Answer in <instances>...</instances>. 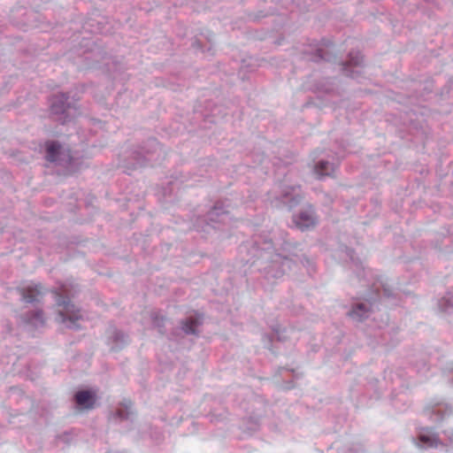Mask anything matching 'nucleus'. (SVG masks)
Instances as JSON below:
<instances>
[{
	"label": "nucleus",
	"mask_w": 453,
	"mask_h": 453,
	"mask_svg": "<svg viewBox=\"0 0 453 453\" xmlns=\"http://www.w3.org/2000/svg\"><path fill=\"white\" fill-rule=\"evenodd\" d=\"M362 62V57L358 54L355 58H351V60L349 61V65H359Z\"/></svg>",
	"instance_id": "10"
},
{
	"label": "nucleus",
	"mask_w": 453,
	"mask_h": 453,
	"mask_svg": "<svg viewBox=\"0 0 453 453\" xmlns=\"http://www.w3.org/2000/svg\"><path fill=\"white\" fill-rule=\"evenodd\" d=\"M57 303L60 308L58 313L62 323H65L66 321L74 323L81 318L80 311L76 309L75 305L71 303L68 299L59 296Z\"/></svg>",
	"instance_id": "1"
},
{
	"label": "nucleus",
	"mask_w": 453,
	"mask_h": 453,
	"mask_svg": "<svg viewBox=\"0 0 453 453\" xmlns=\"http://www.w3.org/2000/svg\"><path fill=\"white\" fill-rule=\"evenodd\" d=\"M370 310L365 303L357 304L350 312L349 316L358 321L365 318Z\"/></svg>",
	"instance_id": "5"
},
{
	"label": "nucleus",
	"mask_w": 453,
	"mask_h": 453,
	"mask_svg": "<svg viewBox=\"0 0 453 453\" xmlns=\"http://www.w3.org/2000/svg\"><path fill=\"white\" fill-rule=\"evenodd\" d=\"M20 294L24 301L33 303L39 300L42 295V286L40 284H31L20 289Z\"/></svg>",
	"instance_id": "2"
},
{
	"label": "nucleus",
	"mask_w": 453,
	"mask_h": 453,
	"mask_svg": "<svg viewBox=\"0 0 453 453\" xmlns=\"http://www.w3.org/2000/svg\"><path fill=\"white\" fill-rule=\"evenodd\" d=\"M66 99H67V96L62 95L61 96V100H60V105H58L55 102H53L51 104L52 111H54L55 113H58V112L64 111V110H65L64 104L66 101Z\"/></svg>",
	"instance_id": "9"
},
{
	"label": "nucleus",
	"mask_w": 453,
	"mask_h": 453,
	"mask_svg": "<svg viewBox=\"0 0 453 453\" xmlns=\"http://www.w3.org/2000/svg\"><path fill=\"white\" fill-rule=\"evenodd\" d=\"M419 439L421 441L426 442V443L429 441V438L425 435H420Z\"/></svg>",
	"instance_id": "12"
},
{
	"label": "nucleus",
	"mask_w": 453,
	"mask_h": 453,
	"mask_svg": "<svg viewBox=\"0 0 453 453\" xmlns=\"http://www.w3.org/2000/svg\"><path fill=\"white\" fill-rule=\"evenodd\" d=\"M75 402L85 409H92L95 405V394L89 390H81L75 394Z\"/></svg>",
	"instance_id": "3"
},
{
	"label": "nucleus",
	"mask_w": 453,
	"mask_h": 453,
	"mask_svg": "<svg viewBox=\"0 0 453 453\" xmlns=\"http://www.w3.org/2000/svg\"><path fill=\"white\" fill-rule=\"evenodd\" d=\"M37 320L40 321L41 323H43L42 311L36 312V314L35 315V318L31 319L32 323H35V321H37Z\"/></svg>",
	"instance_id": "11"
},
{
	"label": "nucleus",
	"mask_w": 453,
	"mask_h": 453,
	"mask_svg": "<svg viewBox=\"0 0 453 453\" xmlns=\"http://www.w3.org/2000/svg\"><path fill=\"white\" fill-rule=\"evenodd\" d=\"M46 149H47V155H46L47 160L50 162L56 161L59 149H60L59 144L55 142H50L46 144Z\"/></svg>",
	"instance_id": "6"
},
{
	"label": "nucleus",
	"mask_w": 453,
	"mask_h": 453,
	"mask_svg": "<svg viewBox=\"0 0 453 453\" xmlns=\"http://www.w3.org/2000/svg\"><path fill=\"white\" fill-rule=\"evenodd\" d=\"M198 325L196 319L190 318L182 324V329L186 334H196V327Z\"/></svg>",
	"instance_id": "8"
},
{
	"label": "nucleus",
	"mask_w": 453,
	"mask_h": 453,
	"mask_svg": "<svg viewBox=\"0 0 453 453\" xmlns=\"http://www.w3.org/2000/svg\"><path fill=\"white\" fill-rule=\"evenodd\" d=\"M294 222L296 226L303 230L315 225V219L312 214L310 213H300L295 217Z\"/></svg>",
	"instance_id": "4"
},
{
	"label": "nucleus",
	"mask_w": 453,
	"mask_h": 453,
	"mask_svg": "<svg viewBox=\"0 0 453 453\" xmlns=\"http://www.w3.org/2000/svg\"><path fill=\"white\" fill-rule=\"evenodd\" d=\"M331 170L332 166L329 165L328 162L321 161L316 165L314 168V173H316L318 178H321L329 175Z\"/></svg>",
	"instance_id": "7"
}]
</instances>
